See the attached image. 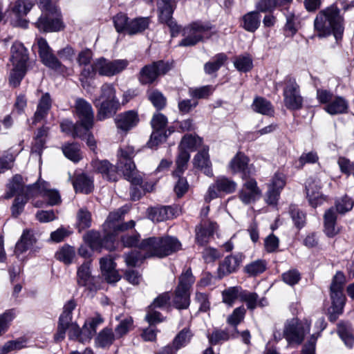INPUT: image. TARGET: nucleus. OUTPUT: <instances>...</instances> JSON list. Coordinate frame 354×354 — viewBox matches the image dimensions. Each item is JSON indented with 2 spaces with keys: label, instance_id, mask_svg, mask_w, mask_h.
<instances>
[{
  "label": "nucleus",
  "instance_id": "nucleus-28",
  "mask_svg": "<svg viewBox=\"0 0 354 354\" xmlns=\"http://www.w3.org/2000/svg\"><path fill=\"white\" fill-rule=\"evenodd\" d=\"M35 3L33 0H17L12 8V12L17 18V25L23 28H26L28 21L21 18L26 16L32 8Z\"/></svg>",
  "mask_w": 354,
  "mask_h": 354
},
{
  "label": "nucleus",
  "instance_id": "nucleus-32",
  "mask_svg": "<svg viewBox=\"0 0 354 354\" xmlns=\"http://www.w3.org/2000/svg\"><path fill=\"white\" fill-rule=\"evenodd\" d=\"M28 55L24 46L19 42H15L11 47L10 61L13 66H27Z\"/></svg>",
  "mask_w": 354,
  "mask_h": 354
},
{
  "label": "nucleus",
  "instance_id": "nucleus-11",
  "mask_svg": "<svg viewBox=\"0 0 354 354\" xmlns=\"http://www.w3.org/2000/svg\"><path fill=\"white\" fill-rule=\"evenodd\" d=\"M74 111L78 118L77 122L84 129V131H89L94 124V112L91 104L83 98H77Z\"/></svg>",
  "mask_w": 354,
  "mask_h": 354
},
{
  "label": "nucleus",
  "instance_id": "nucleus-58",
  "mask_svg": "<svg viewBox=\"0 0 354 354\" xmlns=\"http://www.w3.org/2000/svg\"><path fill=\"white\" fill-rule=\"evenodd\" d=\"M75 255V248L68 245H66L55 253V258L65 264L69 265L72 263Z\"/></svg>",
  "mask_w": 354,
  "mask_h": 354
},
{
  "label": "nucleus",
  "instance_id": "nucleus-47",
  "mask_svg": "<svg viewBox=\"0 0 354 354\" xmlns=\"http://www.w3.org/2000/svg\"><path fill=\"white\" fill-rule=\"evenodd\" d=\"M117 339L113 330L109 328H105L97 335L95 342L96 344L102 348L109 347Z\"/></svg>",
  "mask_w": 354,
  "mask_h": 354
},
{
  "label": "nucleus",
  "instance_id": "nucleus-64",
  "mask_svg": "<svg viewBox=\"0 0 354 354\" xmlns=\"http://www.w3.org/2000/svg\"><path fill=\"white\" fill-rule=\"evenodd\" d=\"M133 320L131 317H126L121 319L115 328V334L117 339L127 335L132 328Z\"/></svg>",
  "mask_w": 354,
  "mask_h": 354
},
{
  "label": "nucleus",
  "instance_id": "nucleus-16",
  "mask_svg": "<svg viewBox=\"0 0 354 354\" xmlns=\"http://www.w3.org/2000/svg\"><path fill=\"white\" fill-rule=\"evenodd\" d=\"M285 176L283 174L275 173L268 184V189L266 193V201L269 205L277 204L281 191L285 186Z\"/></svg>",
  "mask_w": 354,
  "mask_h": 354
},
{
  "label": "nucleus",
  "instance_id": "nucleus-43",
  "mask_svg": "<svg viewBox=\"0 0 354 354\" xmlns=\"http://www.w3.org/2000/svg\"><path fill=\"white\" fill-rule=\"evenodd\" d=\"M172 304L178 310L187 309L190 305V291L176 288Z\"/></svg>",
  "mask_w": 354,
  "mask_h": 354
},
{
  "label": "nucleus",
  "instance_id": "nucleus-59",
  "mask_svg": "<svg viewBox=\"0 0 354 354\" xmlns=\"http://www.w3.org/2000/svg\"><path fill=\"white\" fill-rule=\"evenodd\" d=\"M234 67L240 72L246 73L253 66L252 59L249 55H241L234 59Z\"/></svg>",
  "mask_w": 354,
  "mask_h": 354
},
{
  "label": "nucleus",
  "instance_id": "nucleus-18",
  "mask_svg": "<svg viewBox=\"0 0 354 354\" xmlns=\"http://www.w3.org/2000/svg\"><path fill=\"white\" fill-rule=\"evenodd\" d=\"M93 169L102 174V177L109 181H117L118 180V170L121 171L118 165H113L106 160H95L92 162Z\"/></svg>",
  "mask_w": 354,
  "mask_h": 354
},
{
  "label": "nucleus",
  "instance_id": "nucleus-19",
  "mask_svg": "<svg viewBox=\"0 0 354 354\" xmlns=\"http://www.w3.org/2000/svg\"><path fill=\"white\" fill-rule=\"evenodd\" d=\"M218 225L216 223L209 220H203L201 223L196 227V241L200 245L207 244L214 233L217 230Z\"/></svg>",
  "mask_w": 354,
  "mask_h": 354
},
{
  "label": "nucleus",
  "instance_id": "nucleus-31",
  "mask_svg": "<svg viewBox=\"0 0 354 354\" xmlns=\"http://www.w3.org/2000/svg\"><path fill=\"white\" fill-rule=\"evenodd\" d=\"M49 127L43 125L35 132L32 144L31 152L41 156L42 151L46 148V143L49 134Z\"/></svg>",
  "mask_w": 354,
  "mask_h": 354
},
{
  "label": "nucleus",
  "instance_id": "nucleus-61",
  "mask_svg": "<svg viewBox=\"0 0 354 354\" xmlns=\"http://www.w3.org/2000/svg\"><path fill=\"white\" fill-rule=\"evenodd\" d=\"M91 224V214L84 208H81L77 213V227L80 232L88 228Z\"/></svg>",
  "mask_w": 354,
  "mask_h": 354
},
{
  "label": "nucleus",
  "instance_id": "nucleus-45",
  "mask_svg": "<svg viewBox=\"0 0 354 354\" xmlns=\"http://www.w3.org/2000/svg\"><path fill=\"white\" fill-rule=\"evenodd\" d=\"M62 150L64 156L73 162H78L82 158L80 145L77 142L66 143L62 147Z\"/></svg>",
  "mask_w": 354,
  "mask_h": 354
},
{
  "label": "nucleus",
  "instance_id": "nucleus-14",
  "mask_svg": "<svg viewBox=\"0 0 354 354\" xmlns=\"http://www.w3.org/2000/svg\"><path fill=\"white\" fill-rule=\"evenodd\" d=\"M86 241L92 250L100 251L102 248H105L111 251L115 248V236L108 232L102 238L99 232L91 231L87 233Z\"/></svg>",
  "mask_w": 354,
  "mask_h": 354
},
{
  "label": "nucleus",
  "instance_id": "nucleus-38",
  "mask_svg": "<svg viewBox=\"0 0 354 354\" xmlns=\"http://www.w3.org/2000/svg\"><path fill=\"white\" fill-rule=\"evenodd\" d=\"M240 299L246 303L247 307L250 310H254L257 307H264L268 304L266 298L259 299L257 293L243 290L241 291Z\"/></svg>",
  "mask_w": 354,
  "mask_h": 354
},
{
  "label": "nucleus",
  "instance_id": "nucleus-30",
  "mask_svg": "<svg viewBox=\"0 0 354 354\" xmlns=\"http://www.w3.org/2000/svg\"><path fill=\"white\" fill-rule=\"evenodd\" d=\"M52 106V99L48 93L42 95L39 100L37 110L32 118V125H36L37 123L44 120L50 111Z\"/></svg>",
  "mask_w": 354,
  "mask_h": 354
},
{
  "label": "nucleus",
  "instance_id": "nucleus-34",
  "mask_svg": "<svg viewBox=\"0 0 354 354\" xmlns=\"http://www.w3.org/2000/svg\"><path fill=\"white\" fill-rule=\"evenodd\" d=\"M72 184L75 192L85 194H90L93 189V180L85 174H80L72 180Z\"/></svg>",
  "mask_w": 354,
  "mask_h": 354
},
{
  "label": "nucleus",
  "instance_id": "nucleus-37",
  "mask_svg": "<svg viewBox=\"0 0 354 354\" xmlns=\"http://www.w3.org/2000/svg\"><path fill=\"white\" fill-rule=\"evenodd\" d=\"M208 150V148H204L198 152L194 158V165L196 167L201 169L206 176L212 177L213 171L209 158Z\"/></svg>",
  "mask_w": 354,
  "mask_h": 354
},
{
  "label": "nucleus",
  "instance_id": "nucleus-42",
  "mask_svg": "<svg viewBox=\"0 0 354 354\" xmlns=\"http://www.w3.org/2000/svg\"><path fill=\"white\" fill-rule=\"evenodd\" d=\"M243 28L251 32H254L260 26L261 15L259 12L252 11L246 13L242 17Z\"/></svg>",
  "mask_w": 354,
  "mask_h": 354
},
{
  "label": "nucleus",
  "instance_id": "nucleus-24",
  "mask_svg": "<svg viewBox=\"0 0 354 354\" xmlns=\"http://www.w3.org/2000/svg\"><path fill=\"white\" fill-rule=\"evenodd\" d=\"M244 256L241 253L227 256L220 263L218 272L220 277L235 272L238 270Z\"/></svg>",
  "mask_w": 354,
  "mask_h": 354
},
{
  "label": "nucleus",
  "instance_id": "nucleus-12",
  "mask_svg": "<svg viewBox=\"0 0 354 354\" xmlns=\"http://www.w3.org/2000/svg\"><path fill=\"white\" fill-rule=\"evenodd\" d=\"M37 45L38 46L39 55L45 66L59 73H63L66 70V67L53 53L52 49L44 38H38L37 39Z\"/></svg>",
  "mask_w": 354,
  "mask_h": 354
},
{
  "label": "nucleus",
  "instance_id": "nucleus-17",
  "mask_svg": "<svg viewBox=\"0 0 354 354\" xmlns=\"http://www.w3.org/2000/svg\"><path fill=\"white\" fill-rule=\"evenodd\" d=\"M321 183L319 180L309 178L306 183V195L310 205L313 207L321 205L326 197L319 192Z\"/></svg>",
  "mask_w": 354,
  "mask_h": 354
},
{
  "label": "nucleus",
  "instance_id": "nucleus-25",
  "mask_svg": "<svg viewBox=\"0 0 354 354\" xmlns=\"http://www.w3.org/2000/svg\"><path fill=\"white\" fill-rule=\"evenodd\" d=\"M260 195L261 191L257 187V181L253 178L247 180L239 192V198L245 204L254 202Z\"/></svg>",
  "mask_w": 354,
  "mask_h": 354
},
{
  "label": "nucleus",
  "instance_id": "nucleus-7",
  "mask_svg": "<svg viewBox=\"0 0 354 354\" xmlns=\"http://www.w3.org/2000/svg\"><path fill=\"white\" fill-rule=\"evenodd\" d=\"M176 4V0H156L158 19L169 28L171 37H175L180 32V26L172 17Z\"/></svg>",
  "mask_w": 354,
  "mask_h": 354
},
{
  "label": "nucleus",
  "instance_id": "nucleus-40",
  "mask_svg": "<svg viewBox=\"0 0 354 354\" xmlns=\"http://www.w3.org/2000/svg\"><path fill=\"white\" fill-rule=\"evenodd\" d=\"M348 109V101L344 97L337 95H336L333 100L324 107V110L330 115L346 113Z\"/></svg>",
  "mask_w": 354,
  "mask_h": 354
},
{
  "label": "nucleus",
  "instance_id": "nucleus-41",
  "mask_svg": "<svg viewBox=\"0 0 354 354\" xmlns=\"http://www.w3.org/2000/svg\"><path fill=\"white\" fill-rule=\"evenodd\" d=\"M73 316L61 314L57 324V330L54 335L55 341L58 342L62 341L66 335V330L75 323L72 322Z\"/></svg>",
  "mask_w": 354,
  "mask_h": 354
},
{
  "label": "nucleus",
  "instance_id": "nucleus-51",
  "mask_svg": "<svg viewBox=\"0 0 354 354\" xmlns=\"http://www.w3.org/2000/svg\"><path fill=\"white\" fill-rule=\"evenodd\" d=\"M195 282V278L192 274L190 268L184 270L178 277V283L176 288L190 291L192 285Z\"/></svg>",
  "mask_w": 354,
  "mask_h": 354
},
{
  "label": "nucleus",
  "instance_id": "nucleus-52",
  "mask_svg": "<svg viewBox=\"0 0 354 354\" xmlns=\"http://www.w3.org/2000/svg\"><path fill=\"white\" fill-rule=\"evenodd\" d=\"M252 107L255 112L263 115H271L274 113L271 103L263 97L255 98Z\"/></svg>",
  "mask_w": 354,
  "mask_h": 354
},
{
  "label": "nucleus",
  "instance_id": "nucleus-9",
  "mask_svg": "<svg viewBox=\"0 0 354 354\" xmlns=\"http://www.w3.org/2000/svg\"><path fill=\"white\" fill-rule=\"evenodd\" d=\"M236 189V183L232 179L221 176L216 178L214 183L209 185L204 196L206 203L221 196V193L231 194Z\"/></svg>",
  "mask_w": 354,
  "mask_h": 354
},
{
  "label": "nucleus",
  "instance_id": "nucleus-62",
  "mask_svg": "<svg viewBox=\"0 0 354 354\" xmlns=\"http://www.w3.org/2000/svg\"><path fill=\"white\" fill-rule=\"evenodd\" d=\"M202 143V139L199 137L192 135H185L179 145V149L181 150H194Z\"/></svg>",
  "mask_w": 354,
  "mask_h": 354
},
{
  "label": "nucleus",
  "instance_id": "nucleus-23",
  "mask_svg": "<svg viewBox=\"0 0 354 354\" xmlns=\"http://www.w3.org/2000/svg\"><path fill=\"white\" fill-rule=\"evenodd\" d=\"M139 122L138 114L136 111L131 110L118 114L115 118L117 128L127 132L134 128Z\"/></svg>",
  "mask_w": 354,
  "mask_h": 354
},
{
  "label": "nucleus",
  "instance_id": "nucleus-39",
  "mask_svg": "<svg viewBox=\"0 0 354 354\" xmlns=\"http://www.w3.org/2000/svg\"><path fill=\"white\" fill-rule=\"evenodd\" d=\"M337 332L346 346L349 348L354 345V334L351 324L346 322H340L337 324Z\"/></svg>",
  "mask_w": 354,
  "mask_h": 354
},
{
  "label": "nucleus",
  "instance_id": "nucleus-57",
  "mask_svg": "<svg viewBox=\"0 0 354 354\" xmlns=\"http://www.w3.org/2000/svg\"><path fill=\"white\" fill-rule=\"evenodd\" d=\"M27 72V66H13L9 76V84L16 88L21 84Z\"/></svg>",
  "mask_w": 354,
  "mask_h": 354
},
{
  "label": "nucleus",
  "instance_id": "nucleus-26",
  "mask_svg": "<svg viewBox=\"0 0 354 354\" xmlns=\"http://www.w3.org/2000/svg\"><path fill=\"white\" fill-rule=\"evenodd\" d=\"M192 336L193 334L189 328L185 327L181 330L175 337L174 339L173 340V346L168 345L164 347L158 353V354H174L173 347H174L176 350H178L180 348L185 346L187 344L189 343Z\"/></svg>",
  "mask_w": 354,
  "mask_h": 354
},
{
  "label": "nucleus",
  "instance_id": "nucleus-13",
  "mask_svg": "<svg viewBox=\"0 0 354 354\" xmlns=\"http://www.w3.org/2000/svg\"><path fill=\"white\" fill-rule=\"evenodd\" d=\"M77 283L90 291H97L100 286L98 278L91 274V261H86L77 269Z\"/></svg>",
  "mask_w": 354,
  "mask_h": 354
},
{
  "label": "nucleus",
  "instance_id": "nucleus-22",
  "mask_svg": "<svg viewBox=\"0 0 354 354\" xmlns=\"http://www.w3.org/2000/svg\"><path fill=\"white\" fill-rule=\"evenodd\" d=\"M232 173H241L242 178L246 179L254 173V169L248 165V158L242 153H238L230 162Z\"/></svg>",
  "mask_w": 354,
  "mask_h": 354
},
{
  "label": "nucleus",
  "instance_id": "nucleus-63",
  "mask_svg": "<svg viewBox=\"0 0 354 354\" xmlns=\"http://www.w3.org/2000/svg\"><path fill=\"white\" fill-rule=\"evenodd\" d=\"M354 201L348 196H344L335 200V206L336 211L341 214L351 211L353 209Z\"/></svg>",
  "mask_w": 354,
  "mask_h": 354
},
{
  "label": "nucleus",
  "instance_id": "nucleus-20",
  "mask_svg": "<svg viewBox=\"0 0 354 354\" xmlns=\"http://www.w3.org/2000/svg\"><path fill=\"white\" fill-rule=\"evenodd\" d=\"M100 265L102 274L107 283H114L120 279V276L115 269L116 263L110 255L102 257L100 259Z\"/></svg>",
  "mask_w": 354,
  "mask_h": 354
},
{
  "label": "nucleus",
  "instance_id": "nucleus-4",
  "mask_svg": "<svg viewBox=\"0 0 354 354\" xmlns=\"http://www.w3.org/2000/svg\"><path fill=\"white\" fill-rule=\"evenodd\" d=\"M345 277L342 272H337L334 276L330 286V299L332 305L328 309L329 319L335 321L342 313L346 297L343 293Z\"/></svg>",
  "mask_w": 354,
  "mask_h": 354
},
{
  "label": "nucleus",
  "instance_id": "nucleus-44",
  "mask_svg": "<svg viewBox=\"0 0 354 354\" xmlns=\"http://www.w3.org/2000/svg\"><path fill=\"white\" fill-rule=\"evenodd\" d=\"M142 85H150L155 82V62L142 67L138 75Z\"/></svg>",
  "mask_w": 354,
  "mask_h": 354
},
{
  "label": "nucleus",
  "instance_id": "nucleus-60",
  "mask_svg": "<svg viewBox=\"0 0 354 354\" xmlns=\"http://www.w3.org/2000/svg\"><path fill=\"white\" fill-rule=\"evenodd\" d=\"M267 268L265 260L258 259L245 266L244 271L250 276H257L263 273Z\"/></svg>",
  "mask_w": 354,
  "mask_h": 354
},
{
  "label": "nucleus",
  "instance_id": "nucleus-49",
  "mask_svg": "<svg viewBox=\"0 0 354 354\" xmlns=\"http://www.w3.org/2000/svg\"><path fill=\"white\" fill-rule=\"evenodd\" d=\"M126 211L122 208L118 209L115 212L109 213L104 224V227L106 232L111 233V232L115 229L119 221L122 220L123 216L125 214Z\"/></svg>",
  "mask_w": 354,
  "mask_h": 354
},
{
  "label": "nucleus",
  "instance_id": "nucleus-48",
  "mask_svg": "<svg viewBox=\"0 0 354 354\" xmlns=\"http://www.w3.org/2000/svg\"><path fill=\"white\" fill-rule=\"evenodd\" d=\"M180 210L177 206H161L156 207V221H163L172 219L179 214Z\"/></svg>",
  "mask_w": 354,
  "mask_h": 354
},
{
  "label": "nucleus",
  "instance_id": "nucleus-35",
  "mask_svg": "<svg viewBox=\"0 0 354 354\" xmlns=\"http://www.w3.org/2000/svg\"><path fill=\"white\" fill-rule=\"evenodd\" d=\"M337 214L333 207L327 209L324 215V231L327 236L333 237L339 233L336 225Z\"/></svg>",
  "mask_w": 354,
  "mask_h": 354
},
{
  "label": "nucleus",
  "instance_id": "nucleus-33",
  "mask_svg": "<svg viewBox=\"0 0 354 354\" xmlns=\"http://www.w3.org/2000/svg\"><path fill=\"white\" fill-rule=\"evenodd\" d=\"M95 106L98 107L97 120H104L116 112L120 104L118 101H95Z\"/></svg>",
  "mask_w": 354,
  "mask_h": 354
},
{
  "label": "nucleus",
  "instance_id": "nucleus-46",
  "mask_svg": "<svg viewBox=\"0 0 354 354\" xmlns=\"http://www.w3.org/2000/svg\"><path fill=\"white\" fill-rule=\"evenodd\" d=\"M60 128L62 131L71 133L74 138H83L84 135L87 133V131H84V129H82V127H81L77 122L74 124L73 122L69 120H64L60 123Z\"/></svg>",
  "mask_w": 354,
  "mask_h": 354
},
{
  "label": "nucleus",
  "instance_id": "nucleus-2",
  "mask_svg": "<svg viewBox=\"0 0 354 354\" xmlns=\"http://www.w3.org/2000/svg\"><path fill=\"white\" fill-rule=\"evenodd\" d=\"M314 26L319 37L333 33L336 40L342 39L344 30V18L337 5H332L320 12L315 19Z\"/></svg>",
  "mask_w": 354,
  "mask_h": 354
},
{
  "label": "nucleus",
  "instance_id": "nucleus-5",
  "mask_svg": "<svg viewBox=\"0 0 354 354\" xmlns=\"http://www.w3.org/2000/svg\"><path fill=\"white\" fill-rule=\"evenodd\" d=\"M212 28L209 23L197 21L190 24L184 29L185 38L180 41V46H194L204 39L209 38Z\"/></svg>",
  "mask_w": 354,
  "mask_h": 354
},
{
  "label": "nucleus",
  "instance_id": "nucleus-36",
  "mask_svg": "<svg viewBox=\"0 0 354 354\" xmlns=\"http://www.w3.org/2000/svg\"><path fill=\"white\" fill-rule=\"evenodd\" d=\"M48 184L45 182L42 183H37V196L41 195L48 201L50 205H56L61 202V196L58 191L50 189L47 187Z\"/></svg>",
  "mask_w": 354,
  "mask_h": 354
},
{
  "label": "nucleus",
  "instance_id": "nucleus-56",
  "mask_svg": "<svg viewBox=\"0 0 354 354\" xmlns=\"http://www.w3.org/2000/svg\"><path fill=\"white\" fill-rule=\"evenodd\" d=\"M236 337L237 336L235 335V333L231 332L230 328L225 330H216L207 336L209 343L214 345L227 341L230 337Z\"/></svg>",
  "mask_w": 354,
  "mask_h": 354
},
{
  "label": "nucleus",
  "instance_id": "nucleus-1",
  "mask_svg": "<svg viewBox=\"0 0 354 354\" xmlns=\"http://www.w3.org/2000/svg\"><path fill=\"white\" fill-rule=\"evenodd\" d=\"M137 151L131 145H124L120 147L118 151V165L121 169L125 179L131 183L130 188V196L132 201H138L142 194L140 186L142 178L137 175L136 165L133 158L136 155Z\"/></svg>",
  "mask_w": 354,
  "mask_h": 354
},
{
  "label": "nucleus",
  "instance_id": "nucleus-15",
  "mask_svg": "<svg viewBox=\"0 0 354 354\" xmlns=\"http://www.w3.org/2000/svg\"><path fill=\"white\" fill-rule=\"evenodd\" d=\"M35 26L39 30L44 32L59 31L64 28L59 10L55 11V13H42L35 23Z\"/></svg>",
  "mask_w": 354,
  "mask_h": 354
},
{
  "label": "nucleus",
  "instance_id": "nucleus-54",
  "mask_svg": "<svg viewBox=\"0 0 354 354\" xmlns=\"http://www.w3.org/2000/svg\"><path fill=\"white\" fill-rule=\"evenodd\" d=\"M286 19V23L285 25V30L288 32L287 36L293 37L299 29V17L296 16L293 12L286 10L284 13Z\"/></svg>",
  "mask_w": 354,
  "mask_h": 354
},
{
  "label": "nucleus",
  "instance_id": "nucleus-29",
  "mask_svg": "<svg viewBox=\"0 0 354 354\" xmlns=\"http://www.w3.org/2000/svg\"><path fill=\"white\" fill-rule=\"evenodd\" d=\"M174 131V127L168 125L167 118L162 113H156V145L165 142Z\"/></svg>",
  "mask_w": 354,
  "mask_h": 354
},
{
  "label": "nucleus",
  "instance_id": "nucleus-50",
  "mask_svg": "<svg viewBox=\"0 0 354 354\" xmlns=\"http://www.w3.org/2000/svg\"><path fill=\"white\" fill-rule=\"evenodd\" d=\"M245 314V309L244 307H239L235 308L233 313L227 319V324L232 328L230 331L235 333L236 336H238L239 334L236 326L243 321Z\"/></svg>",
  "mask_w": 354,
  "mask_h": 354
},
{
  "label": "nucleus",
  "instance_id": "nucleus-27",
  "mask_svg": "<svg viewBox=\"0 0 354 354\" xmlns=\"http://www.w3.org/2000/svg\"><path fill=\"white\" fill-rule=\"evenodd\" d=\"M145 320L149 326L142 328L140 336L145 342H153L155 340V299L147 307Z\"/></svg>",
  "mask_w": 354,
  "mask_h": 354
},
{
  "label": "nucleus",
  "instance_id": "nucleus-21",
  "mask_svg": "<svg viewBox=\"0 0 354 354\" xmlns=\"http://www.w3.org/2000/svg\"><path fill=\"white\" fill-rule=\"evenodd\" d=\"M181 249L180 241L171 236L162 237L156 243V257H165Z\"/></svg>",
  "mask_w": 354,
  "mask_h": 354
},
{
  "label": "nucleus",
  "instance_id": "nucleus-3",
  "mask_svg": "<svg viewBox=\"0 0 354 354\" xmlns=\"http://www.w3.org/2000/svg\"><path fill=\"white\" fill-rule=\"evenodd\" d=\"M129 65L127 59L109 60L104 57L95 59L89 66L84 67L80 75L83 87L89 78H94L97 73L100 76L111 77L122 72Z\"/></svg>",
  "mask_w": 354,
  "mask_h": 354
},
{
  "label": "nucleus",
  "instance_id": "nucleus-6",
  "mask_svg": "<svg viewBox=\"0 0 354 354\" xmlns=\"http://www.w3.org/2000/svg\"><path fill=\"white\" fill-rule=\"evenodd\" d=\"M283 102L286 107L290 110H299L303 106V97L300 93V87L296 80L287 76L284 81Z\"/></svg>",
  "mask_w": 354,
  "mask_h": 354
},
{
  "label": "nucleus",
  "instance_id": "nucleus-8",
  "mask_svg": "<svg viewBox=\"0 0 354 354\" xmlns=\"http://www.w3.org/2000/svg\"><path fill=\"white\" fill-rule=\"evenodd\" d=\"M23 176L20 174L14 175L6 185V198H10L14 196H37V183L26 185Z\"/></svg>",
  "mask_w": 354,
  "mask_h": 354
},
{
  "label": "nucleus",
  "instance_id": "nucleus-55",
  "mask_svg": "<svg viewBox=\"0 0 354 354\" xmlns=\"http://www.w3.org/2000/svg\"><path fill=\"white\" fill-rule=\"evenodd\" d=\"M190 158V154L187 150L179 149V153L176 160V169L173 174L176 177L180 176L187 169V162Z\"/></svg>",
  "mask_w": 354,
  "mask_h": 354
},
{
  "label": "nucleus",
  "instance_id": "nucleus-10",
  "mask_svg": "<svg viewBox=\"0 0 354 354\" xmlns=\"http://www.w3.org/2000/svg\"><path fill=\"white\" fill-rule=\"evenodd\" d=\"M310 323L307 320L301 323L296 319H292L286 322L283 336L288 343L300 344L305 335L310 331Z\"/></svg>",
  "mask_w": 354,
  "mask_h": 354
},
{
  "label": "nucleus",
  "instance_id": "nucleus-53",
  "mask_svg": "<svg viewBox=\"0 0 354 354\" xmlns=\"http://www.w3.org/2000/svg\"><path fill=\"white\" fill-rule=\"evenodd\" d=\"M149 25L147 18H136L129 21L127 26V33L133 35L144 31Z\"/></svg>",
  "mask_w": 354,
  "mask_h": 354
}]
</instances>
